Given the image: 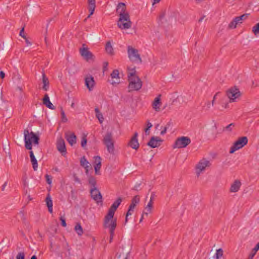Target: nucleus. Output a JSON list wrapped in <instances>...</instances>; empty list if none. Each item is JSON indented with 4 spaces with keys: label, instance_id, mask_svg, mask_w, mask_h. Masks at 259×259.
I'll return each instance as SVG.
<instances>
[{
    "label": "nucleus",
    "instance_id": "nucleus-57",
    "mask_svg": "<svg viewBox=\"0 0 259 259\" xmlns=\"http://www.w3.org/2000/svg\"><path fill=\"white\" fill-rule=\"evenodd\" d=\"M155 196V193L154 192H152L151 193V195L150 200H152V201H153V199H154Z\"/></svg>",
    "mask_w": 259,
    "mask_h": 259
},
{
    "label": "nucleus",
    "instance_id": "nucleus-62",
    "mask_svg": "<svg viewBox=\"0 0 259 259\" xmlns=\"http://www.w3.org/2000/svg\"><path fill=\"white\" fill-rule=\"evenodd\" d=\"M206 105H207V108L209 109L210 108L211 104H210V102L208 101L206 103Z\"/></svg>",
    "mask_w": 259,
    "mask_h": 259
},
{
    "label": "nucleus",
    "instance_id": "nucleus-59",
    "mask_svg": "<svg viewBox=\"0 0 259 259\" xmlns=\"http://www.w3.org/2000/svg\"><path fill=\"white\" fill-rule=\"evenodd\" d=\"M7 185V182H6L3 184V186H2V191H4V190H5V187H6Z\"/></svg>",
    "mask_w": 259,
    "mask_h": 259
},
{
    "label": "nucleus",
    "instance_id": "nucleus-64",
    "mask_svg": "<svg viewBox=\"0 0 259 259\" xmlns=\"http://www.w3.org/2000/svg\"><path fill=\"white\" fill-rule=\"evenodd\" d=\"M257 250H259V242L254 247Z\"/></svg>",
    "mask_w": 259,
    "mask_h": 259
},
{
    "label": "nucleus",
    "instance_id": "nucleus-7",
    "mask_svg": "<svg viewBox=\"0 0 259 259\" xmlns=\"http://www.w3.org/2000/svg\"><path fill=\"white\" fill-rule=\"evenodd\" d=\"M248 139L246 137H242L239 138L230 148V153H233L236 150L242 148L244 146L246 145Z\"/></svg>",
    "mask_w": 259,
    "mask_h": 259
},
{
    "label": "nucleus",
    "instance_id": "nucleus-19",
    "mask_svg": "<svg viewBox=\"0 0 259 259\" xmlns=\"http://www.w3.org/2000/svg\"><path fill=\"white\" fill-rule=\"evenodd\" d=\"M65 138L69 144L71 146L76 143V137L73 133L65 134Z\"/></svg>",
    "mask_w": 259,
    "mask_h": 259
},
{
    "label": "nucleus",
    "instance_id": "nucleus-45",
    "mask_svg": "<svg viewBox=\"0 0 259 259\" xmlns=\"http://www.w3.org/2000/svg\"><path fill=\"white\" fill-rule=\"evenodd\" d=\"M25 254L24 252H19L16 256L17 259H24Z\"/></svg>",
    "mask_w": 259,
    "mask_h": 259
},
{
    "label": "nucleus",
    "instance_id": "nucleus-18",
    "mask_svg": "<svg viewBox=\"0 0 259 259\" xmlns=\"http://www.w3.org/2000/svg\"><path fill=\"white\" fill-rule=\"evenodd\" d=\"M79 52L81 55L84 57L87 60L91 59L93 57L92 53L89 51L87 48H80Z\"/></svg>",
    "mask_w": 259,
    "mask_h": 259
},
{
    "label": "nucleus",
    "instance_id": "nucleus-60",
    "mask_svg": "<svg viewBox=\"0 0 259 259\" xmlns=\"http://www.w3.org/2000/svg\"><path fill=\"white\" fill-rule=\"evenodd\" d=\"M74 181L78 183H80V181L78 178L77 177H74Z\"/></svg>",
    "mask_w": 259,
    "mask_h": 259
},
{
    "label": "nucleus",
    "instance_id": "nucleus-15",
    "mask_svg": "<svg viewBox=\"0 0 259 259\" xmlns=\"http://www.w3.org/2000/svg\"><path fill=\"white\" fill-rule=\"evenodd\" d=\"M111 77L112 78V81L111 82L112 84L116 85L120 82L119 71L118 70H114L111 74Z\"/></svg>",
    "mask_w": 259,
    "mask_h": 259
},
{
    "label": "nucleus",
    "instance_id": "nucleus-8",
    "mask_svg": "<svg viewBox=\"0 0 259 259\" xmlns=\"http://www.w3.org/2000/svg\"><path fill=\"white\" fill-rule=\"evenodd\" d=\"M191 143V139L188 137H181L178 138L173 146L174 148H185Z\"/></svg>",
    "mask_w": 259,
    "mask_h": 259
},
{
    "label": "nucleus",
    "instance_id": "nucleus-38",
    "mask_svg": "<svg viewBox=\"0 0 259 259\" xmlns=\"http://www.w3.org/2000/svg\"><path fill=\"white\" fill-rule=\"evenodd\" d=\"M257 251L258 250L255 247H254L251 250V252L249 254L248 259H253V257L254 256Z\"/></svg>",
    "mask_w": 259,
    "mask_h": 259
},
{
    "label": "nucleus",
    "instance_id": "nucleus-44",
    "mask_svg": "<svg viewBox=\"0 0 259 259\" xmlns=\"http://www.w3.org/2000/svg\"><path fill=\"white\" fill-rule=\"evenodd\" d=\"M134 207L133 206L130 205L128 211L126 213L127 215H132V213L133 212L134 210Z\"/></svg>",
    "mask_w": 259,
    "mask_h": 259
},
{
    "label": "nucleus",
    "instance_id": "nucleus-48",
    "mask_svg": "<svg viewBox=\"0 0 259 259\" xmlns=\"http://www.w3.org/2000/svg\"><path fill=\"white\" fill-rule=\"evenodd\" d=\"M61 116L63 122H66L67 120V118L65 117V113L63 110H61Z\"/></svg>",
    "mask_w": 259,
    "mask_h": 259
},
{
    "label": "nucleus",
    "instance_id": "nucleus-30",
    "mask_svg": "<svg viewBox=\"0 0 259 259\" xmlns=\"http://www.w3.org/2000/svg\"><path fill=\"white\" fill-rule=\"evenodd\" d=\"M96 116L99 120V122L101 123L103 122L104 118L102 113L100 111L98 108H96L95 109Z\"/></svg>",
    "mask_w": 259,
    "mask_h": 259
},
{
    "label": "nucleus",
    "instance_id": "nucleus-47",
    "mask_svg": "<svg viewBox=\"0 0 259 259\" xmlns=\"http://www.w3.org/2000/svg\"><path fill=\"white\" fill-rule=\"evenodd\" d=\"M234 127V124L232 123H230V124H229L228 125H227L225 127V129L227 131H231L232 129V127Z\"/></svg>",
    "mask_w": 259,
    "mask_h": 259
},
{
    "label": "nucleus",
    "instance_id": "nucleus-53",
    "mask_svg": "<svg viewBox=\"0 0 259 259\" xmlns=\"http://www.w3.org/2000/svg\"><path fill=\"white\" fill-rule=\"evenodd\" d=\"M148 212H146V211H144L143 212V214H142V215L141 218V219H140V223H141V222H142L143 219H144V215H147H147H148Z\"/></svg>",
    "mask_w": 259,
    "mask_h": 259
},
{
    "label": "nucleus",
    "instance_id": "nucleus-32",
    "mask_svg": "<svg viewBox=\"0 0 259 259\" xmlns=\"http://www.w3.org/2000/svg\"><path fill=\"white\" fill-rule=\"evenodd\" d=\"M76 232L79 236H81L83 234L82 228L80 224H77L74 228Z\"/></svg>",
    "mask_w": 259,
    "mask_h": 259
},
{
    "label": "nucleus",
    "instance_id": "nucleus-63",
    "mask_svg": "<svg viewBox=\"0 0 259 259\" xmlns=\"http://www.w3.org/2000/svg\"><path fill=\"white\" fill-rule=\"evenodd\" d=\"M25 39L27 45H31V43L26 37Z\"/></svg>",
    "mask_w": 259,
    "mask_h": 259
},
{
    "label": "nucleus",
    "instance_id": "nucleus-6",
    "mask_svg": "<svg viewBox=\"0 0 259 259\" xmlns=\"http://www.w3.org/2000/svg\"><path fill=\"white\" fill-rule=\"evenodd\" d=\"M116 210L109 208L108 213L105 216L104 219V227H109L113 223L115 224V226H117V219H113V217Z\"/></svg>",
    "mask_w": 259,
    "mask_h": 259
},
{
    "label": "nucleus",
    "instance_id": "nucleus-14",
    "mask_svg": "<svg viewBox=\"0 0 259 259\" xmlns=\"http://www.w3.org/2000/svg\"><path fill=\"white\" fill-rule=\"evenodd\" d=\"M138 134L136 132L128 143V146L134 149L137 150L139 147L138 140Z\"/></svg>",
    "mask_w": 259,
    "mask_h": 259
},
{
    "label": "nucleus",
    "instance_id": "nucleus-10",
    "mask_svg": "<svg viewBox=\"0 0 259 259\" xmlns=\"http://www.w3.org/2000/svg\"><path fill=\"white\" fill-rule=\"evenodd\" d=\"M210 164L209 161L205 159L201 160L196 167L197 176H199L200 174L205 169L206 167L209 166Z\"/></svg>",
    "mask_w": 259,
    "mask_h": 259
},
{
    "label": "nucleus",
    "instance_id": "nucleus-20",
    "mask_svg": "<svg viewBox=\"0 0 259 259\" xmlns=\"http://www.w3.org/2000/svg\"><path fill=\"white\" fill-rule=\"evenodd\" d=\"M88 9L90 12V14L88 17L89 18L94 14L96 8V0H88Z\"/></svg>",
    "mask_w": 259,
    "mask_h": 259
},
{
    "label": "nucleus",
    "instance_id": "nucleus-34",
    "mask_svg": "<svg viewBox=\"0 0 259 259\" xmlns=\"http://www.w3.org/2000/svg\"><path fill=\"white\" fill-rule=\"evenodd\" d=\"M80 165L82 167H88V165L90 164L89 162L87 161V159L84 156H83L81 158L80 160Z\"/></svg>",
    "mask_w": 259,
    "mask_h": 259
},
{
    "label": "nucleus",
    "instance_id": "nucleus-21",
    "mask_svg": "<svg viewBox=\"0 0 259 259\" xmlns=\"http://www.w3.org/2000/svg\"><path fill=\"white\" fill-rule=\"evenodd\" d=\"M43 103L48 108L51 109H54L55 108V106L50 102L49 97L47 94L45 95L44 98L43 99Z\"/></svg>",
    "mask_w": 259,
    "mask_h": 259
},
{
    "label": "nucleus",
    "instance_id": "nucleus-42",
    "mask_svg": "<svg viewBox=\"0 0 259 259\" xmlns=\"http://www.w3.org/2000/svg\"><path fill=\"white\" fill-rule=\"evenodd\" d=\"M101 164H100L99 165L98 164H95V165L94 166V168H95L96 174H97V175L99 174V170L101 168Z\"/></svg>",
    "mask_w": 259,
    "mask_h": 259
},
{
    "label": "nucleus",
    "instance_id": "nucleus-13",
    "mask_svg": "<svg viewBox=\"0 0 259 259\" xmlns=\"http://www.w3.org/2000/svg\"><path fill=\"white\" fill-rule=\"evenodd\" d=\"M57 148L58 150L62 154V155L66 154V149L65 147L64 140L60 137L57 141Z\"/></svg>",
    "mask_w": 259,
    "mask_h": 259
},
{
    "label": "nucleus",
    "instance_id": "nucleus-33",
    "mask_svg": "<svg viewBox=\"0 0 259 259\" xmlns=\"http://www.w3.org/2000/svg\"><path fill=\"white\" fill-rule=\"evenodd\" d=\"M140 202V197L138 195L135 196L132 200V203L130 204L131 206H133L134 208L135 207L137 204Z\"/></svg>",
    "mask_w": 259,
    "mask_h": 259
},
{
    "label": "nucleus",
    "instance_id": "nucleus-4",
    "mask_svg": "<svg viewBox=\"0 0 259 259\" xmlns=\"http://www.w3.org/2000/svg\"><path fill=\"white\" fill-rule=\"evenodd\" d=\"M127 54L129 59L132 62L135 63L142 62V59L137 49L131 46H127Z\"/></svg>",
    "mask_w": 259,
    "mask_h": 259
},
{
    "label": "nucleus",
    "instance_id": "nucleus-36",
    "mask_svg": "<svg viewBox=\"0 0 259 259\" xmlns=\"http://www.w3.org/2000/svg\"><path fill=\"white\" fill-rule=\"evenodd\" d=\"M153 206V201L152 200H150L148 202L147 206L145 208V210L146 212H148V213L151 212V208H152Z\"/></svg>",
    "mask_w": 259,
    "mask_h": 259
},
{
    "label": "nucleus",
    "instance_id": "nucleus-1",
    "mask_svg": "<svg viewBox=\"0 0 259 259\" xmlns=\"http://www.w3.org/2000/svg\"><path fill=\"white\" fill-rule=\"evenodd\" d=\"M125 11V4L123 3H119L117 8V12L119 13V19L117 25L121 29H128L131 27L132 22L130 15Z\"/></svg>",
    "mask_w": 259,
    "mask_h": 259
},
{
    "label": "nucleus",
    "instance_id": "nucleus-46",
    "mask_svg": "<svg viewBox=\"0 0 259 259\" xmlns=\"http://www.w3.org/2000/svg\"><path fill=\"white\" fill-rule=\"evenodd\" d=\"M87 143V140L86 139L85 136H84L82 137V138L81 139V146L82 147H84L86 145Z\"/></svg>",
    "mask_w": 259,
    "mask_h": 259
},
{
    "label": "nucleus",
    "instance_id": "nucleus-41",
    "mask_svg": "<svg viewBox=\"0 0 259 259\" xmlns=\"http://www.w3.org/2000/svg\"><path fill=\"white\" fill-rule=\"evenodd\" d=\"M45 178H46L47 183L48 184H51V183L52 182V177L51 176L47 174L45 176Z\"/></svg>",
    "mask_w": 259,
    "mask_h": 259
},
{
    "label": "nucleus",
    "instance_id": "nucleus-23",
    "mask_svg": "<svg viewBox=\"0 0 259 259\" xmlns=\"http://www.w3.org/2000/svg\"><path fill=\"white\" fill-rule=\"evenodd\" d=\"M46 204L48 207V210L50 213L53 212V202L51 199V197L49 193L46 198Z\"/></svg>",
    "mask_w": 259,
    "mask_h": 259
},
{
    "label": "nucleus",
    "instance_id": "nucleus-49",
    "mask_svg": "<svg viewBox=\"0 0 259 259\" xmlns=\"http://www.w3.org/2000/svg\"><path fill=\"white\" fill-rule=\"evenodd\" d=\"M248 15V14H243V15H241V16H238V17H241V19H239V20H240L241 22H242V21L243 20H244V19H246V18H247Z\"/></svg>",
    "mask_w": 259,
    "mask_h": 259
},
{
    "label": "nucleus",
    "instance_id": "nucleus-17",
    "mask_svg": "<svg viewBox=\"0 0 259 259\" xmlns=\"http://www.w3.org/2000/svg\"><path fill=\"white\" fill-rule=\"evenodd\" d=\"M85 84L88 89L90 91H91L93 89L95 84L94 77L91 75L86 77L85 78Z\"/></svg>",
    "mask_w": 259,
    "mask_h": 259
},
{
    "label": "nucleus",
    "instance_id": "nucleus-11",
    "mask_svg": "<svg viewBox=\"0 0 259 259\" xmlns=\"http://www.w3.org/2000/svg\"><path fill=\"white\" fill-rule=\"evenodd\" d=\"M162 140L158 137H152L147 143V145L151 148H154L160 146Z\"/></svg>",
    "mask_w": 259,
    "mask_h": 259
},
{
    "label": "nucleus",
    "instance_id": "nucleus-39",
    "mask_svg": "<svg viewBox=\"0 0 259 259\" xmlns=\"http://www.w3.org/2000/svg\"><path fill=\"white\" fill-rule=\"evenodd\" d=\"M152 126V124L149 121H147V127L145 129V132L146 135L149 134V132L148 131L149 129Z\"/></svg>",
    "mask_w": 259,
    "mask_h": 259
},
{
    "label": "nucleus",
    "instance_id": "nucleus-61",
    "mask_svg": "<svg viewBox=\"0 0 259 259\" xmlns=\"http://www.w3.org/2000/svg\"><path fill=\"white\" fill-rule=\"evenodd\" d=\"M152 1V4L154 5L155 4L158 3L161 0H151Z\"/></svg>",
    "mask_w": 259,
    "mask_h": 259
},
{
    "label": "nucleus",
    "instance_id": "nucleus-12",
    "mask_svg": "<svg viewBox=\"0 0 259 259\" xmlns=\"http://www.w3.org/2000/svg\"><path fill=\"white\" fill-rule=\"evenodd\" d=\"M90 193L92 198L97 202L102 201V196L97 188H91Z\"/></svg>",
    "mask_w": 259,
    "mask_h": 259
},
{
    "label": "nucleus",
    "instance_id": "nucleus-22",
    "mask_svg": "<svg viewBox=\"0 0 259 259\" xmlns=\"http://www.w3.org/2000/svg\"><path fill=\"white\" fill-rule=\"evenodd\" d=\"M241 183L238 180H235L234 182L231 185L230 188V191L231 192H237L241 186Z\"/></svg>",
    "mask_w": 259,
    "mask_h": 259
},
{
    "label": "nucleus",
    "instance_id": "nucleus-3",
    "mask_svg": "<svg viewBox=\"0 0 259 259\" xmlns=\"http://www.w3.org/2000/svg\"><path fill=\"white\" fill-rule=\"evenodd\" d=\"M25 146L28 150L32 149V142H33L34 144H38L39 140V138L33 132H29V131L26 129L24 131Z\"/></svg>",
    "mask_w": 259,
    "mask_h": 259
},
{
    "label": "nucleus",
    "instance_id": "nucleus-31",
    "mask_svg": "<svg viewBox=\"0 0 259 259\" xmlns=\"http://www.w3.org/2000/svg\"><path fill=\"white\" fill-rule=\"evenodd\" d=\"M89 183L91 185V188H96V185L97 182L96 179L94 177L91 176L89 177Z\"/></svg>",
    "mask_w": 259,
    "mask_h": 259
},
{
    "label": "nucleus",
    "instance_id": "nucleus-16",
    "mask_svg": "<svg viewBox=\"0 0 259 259\" xmlns=\"http://www.w3.org/2000/svg\"><path fill=\"white\" fill-rule=\"evenodd\" d=\"M161 95H159L157 97H156L152 104V106L153 109L156 112H158L160 111V106L161 105Z\"/></svg>",
    "mask_w": 259,
    "mask_h": 259
},
{
    "label": "nucleus",
    "instance_id": "nucleus-55",
    "mask_svg": "<svg viewBox=\"0 0 259 259\" xmlns=\"http://www.w3.org/2000/svg\"><path fill=\"white\" fill-rule=\"evenodd\" d=\"M108 65V62H106L104 63V67H103L104 71H106L107 69Z\"/></svg>",
    "mask_w": 259,
    "mask_h": 259
},
{
    "label": "nucleus",
    "instance_id": "nucleus-54",
    "mask_svg": "<svg viewBox=\"0 0 259 259\" xmlns=\"http://www.w3.org/2000/svg\"><path fill=\"white\" fill-rule=\"evenodd\" d=\"M84 168H85V173L86 174H88L89 173V170L90 168H91V164H89L88 165V167H84Z\"/></svg>",
    "mask_w": 259,
    "mask_h": 259
},
{
    "label": "nucleus",
    "instance_id": "nucleus-5",
    "mask_svg": "<svg viewBox=\"0 0 259 259\" xmlns=\"http://www.w3.org/2000/svg\"><path fill=\"white\" fill-rule=\"evenodd\" d=\"M103 143L106 145L108 152L113 154L114 151V141L111 133H107L105 135Z\"/></svg>",
    "mask_w": 259,
    "mask_h": 259
},
{
    "label": "nucleus",
    "instance_id": "nucleus-24",
    "mask_svg": "<svg viewBox=\"0 0 259 259\" xmlns=\"http://www.w3.org/2000/svg\"><path fill=\"white\" fill-rule=\"evenodd\" d=\"M30 157L31 162L32 164L33 168L34 170H36L37 167H38L37 161L36 159L35 158V156H34L32 151H31L30 152Z\"/></svg>",
    "mask_w": 259,
    "mask_h": 259
},
{
    "label": "nucleus",
    "instance_id": "nucleus-25",
    "mask_svg": "<svg viewBox=\"0 0 259 259\" xmlns=\"http://www.w3.org/2000/svg\"><path fill=\"white\" fill-rule=\"evenodd\" d=\"M241 19V17H236L233 20L229 23L228 25V27L231 29H234L236 27L237 24L242 23L239 19Z\"/></svg>",
    "mask_w": 259,
    "mask_h": 259
},
{
    "label": "nucleus",
    "instance_id": "nucleus-58",
    "mask_svg": "<svg viewBox=\"0 0 259 259\" xmlns=\"http://www.w3.org/2000/svg\"><path fill=\"white\" fill-rule=\"evenodd\" d=\"M218 94V93H217V94L214 96V97H213V100L212 101V103H211V106H213V105H214V101H215V99H216V97H217V96Z\"/></svg>",
    "mask_w": 259,
    "mask_h": 259
},
{
    "label": "nucleus",
    "instance_id": "nucleus-37",
    "mask_svg": "<svg viewBox=\"0 0 259 259\" xmlns=\"http://www.w3.org/2000/svg\"><path fill=\"white\" fill-rule=\"evenodd\" d=\"M223 255V250L222 248H219L217 250L216 253L215 254L216 259H219L220 257H222Z\"/></svg>",
    "mask_w": 259,
    "mask_h": 259
},
{
    "label": "nucleus",
    "instance_id": "nucleus-35",
    "mask_svg": "<svg viewBox=\"0 0 259 259\" xmlns=\"http://www.w3.org/2000/svg\"><path fill=\"white\" fill-rule=\"evenodd\" d=\"M252 31L255 36L259 34V22L256 24L252 28Z\"/></svg>",
    "mask_w": 259,
    "mask_h": 259
},
{
    "label": "nucleus",
    "instance_id": "nucleus-9",
    "mask_svg": "<svg viewBox=\"0 0 259 259\" xmlns=\"http://www.w3.org/2000/svg\"><path fill=\"white\" fill-rule=\"evenodd\" d=\"M227 96L230 99V102H234L235 99L240 96V92L239 89L236 87L231 88L226 93Z\"/></svg>",
    "mask_w": 259,
    "mask_h": 259
},
{
    "label": "nucleus",
    "instance_id": "nucleus-43",
    "mask_svg": "<svg viewBox=\"0 0 259 259\" xmlns=\"http://www.w3.org/2000/svg\"><path fill=\"white\" fill-rule=\"evenodd\" d=\"M170 122L167 123L166 125L164 127L163 130L161 131L160 134L161 135H163L166 133L167 129L170 126Z\"/></svg>",
    "mask_w": 259,
    "mask_h": 259
},
{
    "label": "nucleus",
    "instance_id": "nucleus-50",
    "mask_svg": "<svg viewBox=\"0 0 259 259\" xmlns=\"http://www.w3.org/2000/svg\"><path fill=\"white\" fill-rule=\"evenodd\" d=\"M19 35L23 38H25L26 36L24 35V28H22L20 31Z\"/></svg>",
    "mask_w": 259,
    "mask_h": 259
},
{
    "label": "nucleus",
    "instance_id": "nucleus-52",
    "mask_svg": "<svg viewBox=\"0 0 259 259\" xmlns=\"http://www.w3.org/2000/svg\"><path fill=\"white\" fill-rule=\"evenodd\" d=\"M165 15V12H162L161 13V14L159 16V19L160 21H161L162 19L164 17Z\"/></svg>",
    "mask_w": 259,
    "mask_h": 259
},
{
    "label": "nucleus",
    "instance_id": "nucleus-2",
    "mask_svg": "<svg viewBox=\"0 0 259 259\" xmlns=\"http://www.w3.org/2000/svg\"><path fill=\"white\" fill-rule=\"evenodd\" d=\"M128 89L129 92L132 91H138L142 86V82L139 77L136 75L135 67H128Z\"/></svg>",
    "mask_w": 259,
    "mask_h": 259
},
{
    "label": "nucleus",
    "instance_id": "nucleus-29",
    "mask_svg": "<svg viewBox=\"0 0 259 259\" xmlns=\"http://www.w3.org/2000/svg\"><path fill=\"white\" fill-rule=\"evenodd\" d=\"M122 202V199L121 197H119L117 199V200L114 202V203L112 204L110 208L114 209L115 210H116L120 204L121 202Z\"/></svg>",
    "mask_w": 259,
    "mask_h": 259
},
{
    "label": "nucleus",
    "instance_id": "nucleus-27",
    "mask_svg": "<svg viewBox=\"0 0 259 259\" xmlns=\"http://www.w3.org/2000/svg\"><path fill=\"white\" fill-rule=\"evenodd\" d=\"M42 83L44 84L42 89L45 91H48L49 87V81L48 77L46 76L45 74L42 73Z\"/></svg>",
    "mask_w": 259,
    "mask_h": 259
},
{
    "label": "nucleus",
    "instance_id": "nucleus-26",
    "mask_svg": "<svg viewBox=\"0 0 259 259\" xmlns=\"http://www.w3.org/2000/svg\"><path fill=\"white\" fill-rule=\"evenodd\" d=\"M116 226H115V224L114 223L109 227H105V228H108L109 230L110 233V239L109 242L111 243L112 242L114 236V231Z\"/></svg>",
    "mask_w": 259,
    "mask_h": 259
},
{
    "label": "nucleus",
    "instance_id": "nucleus-56",
    "mask_svg": "<svg viewBox=\"0 0 259 259\" xmlns=\"http://www.w3.org/2000/svg\"><path fill=\"white\" fill-rule=\"evenodd\" d=\"M5 76V74L4 71H0V78H4Z\"/></svg>",
    "mask_w": 259,
    "mask_h": 259
},
{
    "label": "nucleus",
    "instance_id": "nucleus-28",
    "mask_svg": "<svg viewBox=\"0 0 259 259\" xmlns=\"http://www.w3.org/2000/svg\"><path fill=\"white\" fill-rule=\"evenodd\" d=\"M106 52L109 55H113L114 54L113 48L110 41H108L105 46Z\"/></svg>",
    "mask_w": 259,
    "mask_h": 259
},
{
    "label": "nucleus",
    "instance_id": "nucleus-40",
    "mask_svg": "<svg viewBox=\"0 0 259 259\" xmlns=\"http://www.w3.org/2000/svg\"><path fill=\"white\" fill-rule=\"evenodd\" d=\"M95 164H98L99 165L101 164V158L99 156H96L94 157Z\"/></svg>",
    "mask_w": 259,
    "mask_h": 259
},
{
    "label": "nucleus",
    "instance_id": "nucleus-51",
    "mask_svg": "<svg viewBox=\"0 0 259 259\" xmlns=\"http://www.w3.org/2000/svg\"><path fill=\"white\" fill-rule=\"evenodd\" d=\"M60 221L61 222V225L63 226V227H66V221H65V220L64 219H63L62 217H61L60 218Z\"/></svg>",
    "mask_w": 259,
    "mask_h": 259
}]
</instances>
